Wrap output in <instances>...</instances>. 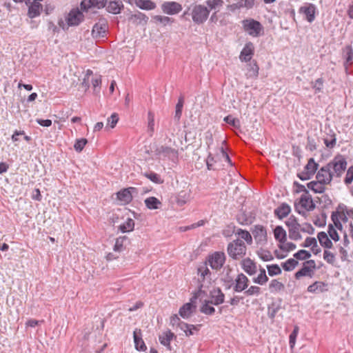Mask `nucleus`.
I'll return each mask as SVG.
<instances>
[{
	"label": "nucleus",
	"instance_id": "nucleus-1",
	"mask_svg": "<svg viewBox=\"0 0 353 353\" xmlns=\"http://www.w3.org/2000/svg\"><path fill=\"white\" fill-rule=\"evenodd\" d=\"M84 19V16L79 8L72 9L67 16L65 17V23L63 21L60 20L59 21V26L63 30H68L70 26H77Z\"/></svg>",
	"mask_w": 353,
	"mask_h": 353
},
{
	"label": "nucleus",
	"instance_id": "nucleus-2",
	"mask_svg": "<svg viewBox=\"0 0 353 353\" xmlns=\"http://www.w3.org/2000/svg\"><path fill=\"white\" fill-rule=\"evenodd\" d=\"M246 250L247 248L245 243L239 239L228 243L227 248L229 256L234 260L243 257L246 254Z\"/></svg>",
	"mask_w": 353,
	"mask_h": 353
},
{
	"label": "nucleus",
	"instance_id": "nucleus-3",
	"mask_svg": "<svg viewBox=\"0 0 353 353\" xmlns=\"http://www.w3.org/2000/svg\"><path fill=\"white\" fill-rule=\"evenodd\" d=\"M347 161L345 158L338 154L328 163L329 167L332 171L333 176L340 178L347 168Z\"/></svg>",
	"mask_w": 353,
	"mask_h": 353
},
{
	"label": "nucleus",
	"instance_id": "nucleus-4",
	"mask_svg": "<svg viewBox=\"0 0 353 353\" xmlns=\"http://www.w3.org/2000/svg\"><path fill=\"white\" fill-rule=\"evenodd\" d=\"M207 263L204 262L197 268V274L199 276V290L201 292L203 288H208L211 283L212 272L208 268Z\"/></svg>",
	"mask_w": 353,
	"mask_h": 353
},
{
	"label": "nucleus",
	"instance_id": "nucleus-5",
	"mask_svg": "<svg viewBox=\"0 0 353 353\" xmlns=\"http://www.w3.org/2000/svg\"><path fill=\"white\" fill-rule=\"evenodd\" d=\"M225 261V254L223 252L216 251L209 254L205 262L207 263L212 270L219 271L223 267Z\"/></svg>",
	"mask_w": 353,
	"mask_h": 353
},
{
	"label": "nucleus",
	"instance_id": "nucleus-6",
	"mask_svg": "<svg viewBox=\"0 0 353 353\" xmlns=\"http://www.w3.org/2000/svg\"><path fill=\"white\" fill-rule=\"evenodd\" d=\"M154 153L160 159H168L176 163L179 159V151L166 145H159L154 150Z\"/></svg>",
	"mask_w": 353,
	"mask_h": 353
},
{
	"label": "nucleus",
	"instance_id": "nucleus-7",
	"mask_svg": "<svg viewBox=\"0 0 353 353\" xmlns=\"http://www.w3.org/2000/svg\"><path fill=\"white\" fill-rule=\"evenodd\" d=\"M294 207L296 211L303 216H306V212L301 211V209H304L307 211H311L315 208V204L314 203L309 192L301 195L299 203H296Z\"/></svg>",
	"mask_w": 353,
	"mask_h": 353
},
{
	"label": "nucleus",
	"instance_id": "nucleus-8",
	"mask_svg": "<svg viewBox=\"0 0 353 353\" xmlns=\"http://www.w3.org/2000/svg\"><path fill=\"white\" fill-rule=\"evenodd\" d=\"M286 225L288 227L289 238L297 241L302 238L300 234L301 225L299 223L297 219L292 215L285 222Z\"/></svg>",
	"mask_w": 353,
	"mask_h": 353
},
{
	"label": "nucleus",
	"instance_id": "nucleus-9",
	"mask_svg": "<svg viewBox=\"0 0 353 353\" xmlns=\"http://www.w3.org/2000/svg\"><path fill=\"white\" fill-rule=\"evenodd\" d=\"M210 14V10L204 6L196 5L192 11L193 21L196 24L204 23Z\"/></svg>",
	"mask_w": 353,
	"mask_h": 353
},
{
	"label": "nucleus",
	"instance_id": "nucleus-10",
	"mask_svg": "<svg viewBox=\"0 0 353 353\" xmlns=\"http://www.w3.org/2000/svg\"><path fill=\"white\" fill-rule=\"evenodd\" d=\"M244 30L252 37H258L263 30L260 22L254 19H246L243 21Z\"/></svg>",
	"mask_w": 353,
	"mask_h": 353
},
{
	"label": "nucleus",
	"instance_id": "nucleus-11",
	"mask_svg": "<svg viewBox=\"0 0 353 353\" xmlns=\"http://www.w3.org/2000/svg\"><path fill=\"white\" fill-rule=\"evenodd\" d=\"M316 269V263L314 260H308L303 263L302 268L295 273L296 279H299L302 276H309L312 278L314 271Z\"/></svg>",
	"mask_w": 353,
	"mask_h": 353
},
{
	"label": "nucleus",
	"instance_id": "nucleus-12",
	"mask_svg": "<svg viewBox=\"0 0 353 353\" xmlns=\"http://www.w3.org/2000/svg\"><path fill=\"white\" fill-rule=\"evenodd\" d=\"M316 178L317 180H320L325 184H330L332 181L333 176L332 171H331L328 163L321 167L317 172Z\"/></svg>",
	"mask_w": 353,
	"mask_h": 353
},
{
	"label": "nucleus",
	"instance_id": "nucleus-13",
	"mask_svg": "<svg viewBox=\"0 0 353 353\" xmlns=\"http://www.w3.org/2000/svg\"><path fill=\"white\" fill-rule=\"evenodd\" d=\"M316 7L314 4L306 3L303 6L300 7L299 12L305 16L306 20L312 23L315 19Z\"/></svg>",
	"mask_w": 353,
	"mask_h": 353
},
{
	"label": "nucleus",
	"instance_id": "nucleus-14",
	"mask_svg": "<svg viewBox=\"0 0 353 353\" xmlns=\"http://www.w3.org/2000/svg\"><path fill=\"white\" fill-rule=\"evenodd\" d=\"M136 191L137 189L133 187L122 189L117 192V199L121 202V204H128L132 200V193Z\"/></svg>",
	"mask_w": 353,
	"mask_h": 353
},
{
	"label": "nucleus",
	"instance_id": "nucleus-15",
	"mask_svg": "<svg viewBox=\"0 0 353 353\" xmlns=\"http://www.w3.org/2000/svg\"><path fill=\"white\" fill-rule=\"evenodd\" d=\"M161 7L163 12L169 15L176 14L182 10V6L175 1H165Z\"/></svg>",
	"mask_w": 353,
	"mask_h": 353
},
{
	"label": "nucleus",
	"instance_id": "nucleus-16",
	"mask_svg": "<svg viewBox=\"0 0 353 353\" xmlns=\"http://www.w3.org/2000/svg\"><path fill=\"white\" fill-rule=\"evenodd\" d=\"M252 233L257 243H265L267 242V231L264 226L261 225H254Z\"/></svg>",
	"mask_w": 353,
	"mask_h": 353
},
{
	"label": "nucleus",
	"instance_id": "nucleus-17",
	"mask_svg": "<svg viewBox=\"0 0 353 353\" xmlns=\"http://www.w3.org/2000/svg\"><path fill=\"white\" fill-rule=\"evenodd\" d=\"M234 291L241 292L248 287L249 279L243 273L239 274L234 280Z\"/></svg>",
	"mask_w": 353,
	"mask_h": 353
},
{
	"label": "nucleus",
	"instance_id": "nucleus-18",
	"mask_svg": "<svg viewBox=\"0 0 353 353\" xmlns=\"http://www.w3.org/2000/svg\"><path fill=\"white\" fill-rule=\"evenodd\" d=\"M210 302L211 304L219 305L224 302L225 294L219 288H216L210 292Z\"/></svg>",
	"mask_w": 353,
	"mask_h": 353
},
{
	"label": "nucleus",
	"instance_id": "nucleus-19",
	"mask_svg": "<svg viewBox=\"0 0 353 353\" xmlns=\"http://www.w3.org/2000/svg\"><path fill=\"white\" fill-rule=\"evenodd\" d=\"M107 0H83L81 1L80 6L83 11H88L92 7L102 8L105 7Z\"/></svg>",
	"mask_w": 353,
	"mask_h": 353
},
{
	"label": "nucleus",
	"instance_id": "nucleus-20",
	"mask_svg": "<svg viewBox=\"0 0 353 353\" xmlns=\"http://www.w3.org/2000/svg\"><path fill=\"white\" fill-rule=\"evenodd\" d=\"M254 54V46L252 43L249 42L245 44L241 52L239 58L241 61L248 62L251 60Z\"/></svg>",
	"mask_w": 353,
	"mask_h": 353
},
{
	"label": "nucleus",
	"instance_id": "nucleus-21",
	"mask_svg": "<svg viewBox=\"0 0 353 353\" xmlns=\"http://www.w3.org/2000/svg\"><path fill=\"white\" fill-rule=\"evenodd\" d=\"M134 346L138 351H145L147 347L141 338V330L136 329L133 333Z\"/></svg>",
	"mask_w": 353,
	"mask_h": 353
},
{
	"label": "nucleus",
	"instance_id": "nucleus-22",
	"mask_svg": "<svg viewBox=\"0 0 353 353\" xmlns=\"http://www.w3.org/2000/svg\"><path fill=\"white\" fill-rule=\"evenodd\" d=\"M174 336V333L170 330H167L159 335V339L161 345L165 346L168 350H171L170 341Z\"/></svg>",
	"mask_w": 353,
	"mask_h": 353
},
{
	"label": "nucleus",
	"instance_id": "nucleus-23",
	"mask_svg": "<svg viewBox=\"0 0 353 353\" xmlns=\"http://www.w3.org/2000/svg\"><path fill=\"white\" fill-rule=\"evenodd\" d=\"M327 284L323 281H315L307 287V291L311 293H320L327 291Z\"/></svg>",
	"mask_w": 353,
	"mask_h": 353
},
{
	"label": "nucleus",
	"instance_id": "nucleus-24",
	"mask_svg": "<svg viewBox=\"0 0 353 353\" xmlns=\"http://www.w3.org/2000/svg\"><path fill=\"white\" fill-rule=\"evenodd\" d=\"M242 268L243 270L249 275H252L256 272L255 263L250 258H247L242 261Z\"/></svg>",
	"mask_w": 353,
	"mask_h": 353
},
{
	"label": "nucleus",
	"instance_id": "nucleus-25",
	"mask_svg": "<svg viewBox=\"0 0 353 353\" xmlns=\"http://www.w3.org/2000/svg\"><path fill=\"white\" fill-rule=\"evenodd\" d=\"M247 66V77L256 79L258 77L259 70V65H257L256 61L253 60L252 62L248 64Z\"/></svg>",
	"mask_w": 353,
	"mask_h": 353
},
{
	"label": "nucleus",
	"instance_id": "nucleus-26",
	"mask_svg": "<svg viewBox=\"0 0 353 353\" xmlns=\"http://www.w3.org/2000/svg\"><path fill=\"white\" fill-rule=\"evenodd\" d=\"M325 145L327 148L332 149L335 147L336 143V134L333 130H330L329 132L323 138Z\"/></svg>",
	"mask_w": 353,
	"mask_h": 353
},
{
	"label": "nucleus",
	"instance_id": "nucleus-27",
	"mask_svg": "<svg viewBox=\"0 0 353 353\" xmlns=\"http://www.w3.org/2000/svg\"><path fill=\"white\" fill-rule=\"evenodd\" d=\"M291 208L287 203H282L280 206L274 210V214L279 219H282L286 217L290 212Z\"/></svg>",
	"mask_w": 353,
	"mask_h": 353
},
{
	"label": "nucleus",
	"instance_id": "nucleus-28",
	"mask_svg": "<svg viewBox=\"0 0 353 353\" xmlns=\"http://www.w3.org/2000/svg\"><path fill=\"white\" fill-rule=\"evenodd\" d=\"M106 32V24L105 23H96L92 30V34L94 37H103Z\"/></svg>",
	"mask_w": 353,
	"mask_h": 353
},
{
	"label": "nucleus",
	"instance_id": "nucleus-29",
	"mask_svg": "<svg viewBox=\"0 0 353 353\" xmlns=\"http://www.w3.org/2000/svg\"><path fill=\"white\" fill-rule=\"evenodd\" d=\"M325 184L320 180H317L316 181H313L308 183L307 188L315 193H323L325 190Z\"/></svg>",
	"mask_w": 353,
	"mask_h": 353
},
{
	"label": "nucleus",
	"instance_id": "nucleus-30",
	"mask_svg": "<svg viewBox=\"0 0 353 353\" xmlns=\"http://www.w3.org/2000/svg\"><path fill=\"white\" fill-rule=\"evenodd\" d=\"M317 238L319 241L320 244L323 247L328 249L332 248L333 243L325 232H319L317 234Z\"/></svg>",
	"mask_w": 353,
	"mask_h": 353
},
{
	"label": "nucleus",
	"instance_id": "nucleus-31",
	"mask_svg": "<svg viewBox=\"0 0 353 353\" xmlns=\"http://www.w3.org/2000/svg\"><path fill=\"white\" fill-rule=\"evenodd\" d=\"M122 8L123 5L121 1H113L108 3L106 10L108 12L116 14L120 13Z\"/></svg>",
	"mask_w": 353,
	"mask_h": 353
},
{
	"label": "nucleus",
	"instance_id": "nucleus-32",
	"mask_svg": "<svg viewBox=\"0 0 353 353\" xmlns=\"http://www.w3.org/2000/svg\"><path fill=\"white\" fill-rule=\"evenodd\" d=\"M30 5L28 8V15L30 18H34L40 14V10L41 8V5L39 2H32L30 3Z\"/></svg>",
	"mask_w": 353,
	"mask_h": 353
},
{
	"label": "nucleus",
	"instance_id": "nucleus-33",
	"mask_svg": "<svg viewBox=\"0 0 353 353\" xmlns=\"http://www.w3.org/2000/svg\"><path fill=\"white\" fill-rule=\"evenodd\" d=\"M146 207L150 210H157L161 206V202L154 196H150L144 201Z\"/></svg>",
	"mask_w": 353,
	"mask_h": 353
},
{
	"label": "nucleus",
	"instance_id": "nucleus-34",
	"mask_svg": "<svg viewBox=\"0 0 353 353\" xmlns=\"http://www.w3.org/2000/svg\"><path fill=\"white\" fill-rule=\"evenodd\" d=\"M274 235L279 243H284L286 241V232L283 227L278 225L274 230Z\"/></svg>",
	"mask_w": 353,
	"mask_h": 353
},
{
	"label": "nucleus",
	"instance_id": "nucleus-35",
	"mask_svg": "<svg viewBox=\"0 0 353 353\" xmlns=\"http://www.w3.org/2000/svg\"><path fill=\"white\" fill-rule=\"evenodd\" d=\"M194 307L193 305L190 303H187L184 304L181 307H180L179 313L180 316L183 319L189 318L192 314V308Z\"/></svg>",
	"mask_w": 353,
	"mask_h": 353
},
{
	"label": "nucleus",
	"instance_id": "nucleus-36",
	"mask_svg": "<svg viewBox=\"0 0 353 353\" xmlns=\"http://www.w3.org/2000/svg\"><path fill=\"white\" fill-rule=\"evenodd\" d=\"M136 5L142 10H151L156 8V4L151 0H137Z\"/></svg>",
	"mask_w": 353,
	"mask_h": 353
},
{
	"label": "nucleus",
	"instance_id": "nucleus-37",
	"mask_svg": "<svg viewBox=\"0 0 353 353\" xmlns=\"http://www.w3.org/2000/svg\"><path fill=\"white\" fill-rule=\"evenodd\" d=\"M319 164L314 161L313 158H310L304 167V170L307 171V172L312 176L317 170Z\"/></svg>",
	"mask_w": 353,
	"mask_h": 353
},
{
	"label": "nucleus",
	"instance_id": "nucleus-38",
	"mask_svg": "<svg viewBox=\"0 0 353 353\" xmlns=\"http://www.w3.org/2000/svg\"><path fill=\"white\" fill-rule=\"evenodd\" d=\"M211 305L209 300H205L200 308L201 312L207 315H212L215 312V309Z\"/></svg>",
	"mask_w": 353,
	"mask_h": 353
},
{
	"label": "nucleus",
	"instance_id": "nucleus-39",
	"mask_svg": "<svg viewBox=\"0 0 353 353\" xmlns=\"http://www.w3.org/2000/svg\"><path fill=\"white\" fill-rule=\"evenodd\" d=\"M134 228V221L132 219L128 218L127 220L119 226V230L125 233L132 231Z\"/></svg>",
	"mask_w": 353,
	"mask_h": 353
},
{
	"label": "nucleus",
	"instance_id": "nucleus-40",
	"mask_svg": "<svg viewBox=\"0 0 353 353\" xmlns=\"http://www.w3.org/2000/svg\"><path fill=\"white\" fill-rule=\"evenodd\" d=\"M190 192L183 190L181 191L176 197V203L179 205L182 206L190 200Z\"/></svg>",
	"mask_w": 353,
	"mask_h": 353
},
{
	"label": "nucleus",
	"instance_id": "nucleus-41",
	"mask_svg": "<svg viewBox=\"0 0 353 353\" xmlns=\"http://www.w3.org/2000/svg\"><path fill=\"white\" fill-rule=\"evenodd\" d=\"M183 103H184L183 97H179V99L178 100V103L176 105L175 114H174V119L176 121V123H178L179 121L180 118L181 117Z\"/></svg>",
	"mask_w": 353,
	"mask_h": 353
},
{
	"label": "nucleus",
	"instance_id": "nucleus-42",
	"mask_svg": "<svg viewBox=\"0 0 353 353\" xmlns=\"http://www.w3.org/2000/svg\"><path fill=\"white\" fill-rule=\"evenodd\" d=\"M284 285L276 279L272 280L269 285V289L271 292H277L284 290Z\"/></svg>",
	"mask_w": 353,
	"mask_h": 353
},
{
	"label": "nucleus",
	"instance_id": "nucleus-43",
	"mask_svg": "<svg viewBox=\"0 0 353 353\" xmlns=\"http://www.w3.org/2000/svg\"><path fill=\"white\" fill-rule=\"evenodd\" d=\"M148 132L150 137L154 132V115L152 112L148 113Z\"/></svg>",
	"mask_w": 353,
	"mask_h": 353
},
{
	"label": "nucleus",
	"instance_id": "nucleus-44",
	"mask_svg": "<svg viewBox=\"0 0 353 353\" xmlns=\"http://www.w3.org/2000/svg\"><path fill=\"white\" fill-rule=\"evenodd\" d=\"M344 57L345 59V66L347 68V65L351 63L353 60V49L351 46H347L344 49Z\"/></svg>",
	"mask_w": 353,
	"mask_h": 353
},
{
	"label": "nucleus",
	"instance_id": "nucleus-45",
	"mask_svg": "<svg viewBox=\"0 0 353 353\" xmlns=\"http://www.w3.org/2000/svg\"><path fill=\"white\" fill-rule=\"evenodd\" d=\"M236 234H238L242 239L245 240L248 244L251 245L252 243V237L248 231L239 229Z\"/></svg>",
	"mask_w": 353,
	"mask_h": 353
},
{
	"label": "nucleus",
	"instance_id": "nucleus-46",
	"mask_svg": "<svg viewBox=\"0 0 353 353\" xmlns=\"http://www.w3.org/2000/svg\"><path fill=\"white\" fill-rule=\"evenodd\" d=\"M170 324L172 326L176 325L180 329L187 327V323L181 321V319H179V317L177 316V314H173L170 317Z\"/></svg>",
	"mask_w": 353,
	"mask_h": 353
},
{
	"label": "nucleus",
	"instance_id": "nucleus-47",
	"mask_svg": "<svg viewBox=\"0 0 353 353\" xmlns=\"http://www.w3.org/2000/svg\"><path fill=\"white\" fill-rule=\"evenodd\" d=\"M298 261L294 259H289L285 263H282V267L285 271H291L298 265Z\"/></svg>",
	"mask_w": 353,
	"mask_h": 353
},
{
	"label": "nucleus",
	"instance_id": "nucleus-48",
	"mask_svg": "<svg viewBox=\"0 0 353 353\" xmlns=\"http://www.w3.org/2000/svg\"><path fill=\"white\" fill-rule=\"evenodd\" d=\"M94 320L96 326L95 331L97 332L99 334H101L104 328L105 319L101 317L95 316Z\"/></svg>",
	"mask_w": 353,
	"mask_h": 353
},
{
	"label": "nucleus",
	"instance_id": "nucleus-49",
	"mask_svg": "<svg viewBox=\"0 0 353 353\" xmlns=\"http://www.w3.org/2000/svg\"><path fill=\"white\" fill-rule=\"evenodd\" d=\"M324 80L323 78H319L315 81L311 82L312 88L315 90V93L321 92L323 90Z\"/></svg>",
	"mask_w": 353,
	"mask_h": 353
},
{
	"label": "nucleus",
	"instance_id": "nucleus-50",
	"mask_svg": "<svg viewBox=\"0 0 353 353\" xmlns=\"http://www.w3.org/2000/svg\"><path fill=\"white\" fill-rule=\"evenodd\" d=\"M259 258L263 261H270L273 259L272 253L266 250H260L257 252Z\"/></svg>",
	"mask_w": 353,
	"mask_h": 353
},
{
	"label": "nucleus",
	"instance_id": "nucleus-51",
	"mask_svg": "<svg viewBox=\"0 0 353 353\" xmlns=\"http://www.w3.org/2000/svg\"><path fill=\"white\" fill-rule=\"evenodd\" d=\"M143 175L149 179L150 181H152V182L155 183H157V184H161L163 183V180H161L160 176L159 174H157V173H154V172H145L143 174Z\"/></svg>",
	"mask_w": 353,
	"mask_h": 353
},
{
	"label": "nucleus",
	"instance_id": "nucleus-52",
	"mask_svg": "<svg viewBox=\"0 0 353 353\" xmlns=\"http://www.w3.org/2000/svg\"><path fill=\"white\" fill-rule=\"evenodd\" d=\"M267 269H268V274L271 276H275V275H279L281 273V269L276 264L267 265Z\"/></svg>",
	"mask_w": 353,
	"mask_h": 353
},
{
	"label": "nucleus",
	"instance_id": "nucleus-53",
	"mask_svg": "<svg viewBox=\"0 0 353 353\" xmlns=\"http://www.w3.org/2000/svg\"><path fill=\"white\" fill-rule=\"evenodd\" d=\"M223 121L236 128H240V121L238 119L234 118L232 115L225 117Z\"/></svg>",
	"mask_w": 353,
	"mask_h": 353
},
{
	"label": "nucleus",
	"instance_id": "nucleus-54",
	"mask_svg": "<svg viewBox=\"0 0 353 353\" xmlns=\"http://www.w3.org/2000/svg\"><path fill=\"white\" fill-rule=\"evenodd\" d=\"M294 258L298 260H305L311 257V254L305 250H301L294 254Z\"/></svg>",
	"mask_w": 353,
	"mask_h": 353
},
{
	"label": "nucleus",
	"instance_id": "nucleus-55",
	"mask_svg": "<svg viewBox=\"0 0 353 353\" xmlns=\"http://www.w3.org/2000/svg\"><path fill=\"white\" fill-rule=\"evenodd\" d=\"M261 294V288L258 286L252 285L248 290H245L244 294L246 296H258Z\"/></svg>",
	"mask_w": 353,
	"mask_h": 353
},
{
	"label": "nucleus",
	"instance_id": "nucleus-56",
	"mask_svg": "<svg viewBox=\"0 0 353 353\" xmlns=\"http://www.w3.org/2000/svg\"><path fill=\"white\" fill-rule=\"evenodd\" d=\"M154 19L156 21H158L161 23H162L164 26H166L167 24L173 22V19L170 17H165V16H161V15H156L154 17Z\"/></svg>",
	"mask_w": 353,
	"mask_h": 353
},
{
	"label": "nucleus",
	"instance_id": "nucleus-57",
	"mask_svg": "<svg viewBox=\"0 0 353 353\" xmlns=\"http://www.w3.org/2000/svg\"><path fill=\"white\" fill-rule=\"evenodd\" d=\"M87 143L86 139H77L74 145V148L77 152H81Z\"/></svg>",
	"mask_w": 353,
	"mask_h": 353
},
{
	"label": "nucleus",
	"instance_id": "nucleus-58",
	"mask_svg": "<svg viewBox=\"0 0 353 353\" xmlns=\"http://www.w3.org/2000/svg\"><path fill=\"white\" fill-rule=\"evenodd\" d=\"M127 239L126 236H120L116 239L115 245L114 246V250L116 252H120L123 249V242Z\"/></svg>",
	"mask_w": 353,
	"mask_h": 353
},
{
	"label": "nucleus",
	"instance_id": "nucleus-59",
	"mask_svg": "<svg viewBox=\"0 0 353 353\" xmlns=\"http://www.w3.org/2000/svg\"><path fill=\"white\" fill-rule=\"evenodd\" d=\"M323 259L325 261H326L327 263L332 265H333L335 262V255L328 250L324 251Z\"/></svg>",
	"mask_w": 353,
	"mask_h": 353
},
{
	"label": "nucleus",
	"instance_id": "nucleus-60",
	"mask_svg": "<svg viewBox=\"0 0 353 353\" xmlns=\"http://www.w3.org/2000/svg\"><path fill=\"white\" fill-rule=\"evenodd\" d=\"M328 234L332 239H333L334 241H339V235L332 224H329L328 225Z\"/></svg>",
	"mask_w": 353,
	"mask_h": 353
},
{
	"label": "nucleus",
	"instance_id": "nucleus-61",
	"mask_svg": "<svg viewBox=\"0 0 353 353\" xmlns=\"http://www.w3.org/2000/svg\"><path fill=\"white\" fill-rule=\"evenodd\" d=\"M279 310V307L272 303L268 307V314L270 319H274Z\"/></svg>",
	"mask_w": 353,
	"mask_h": 353
},
{
	"label": "nucleus",
	"instance_id": "nucleus-62",
	"mask_svg": "<svg viewBox=\"0 0 353 353\" xmlns=\"http://www.w3.org/2000/svg\"><path fill=\"white\" fill-rule=\"evenodd\" d=\"M207 4L210 9H216L222 6L223 1L222 0H208Z\"/></svg>",
	"mask_w": 353,
	"mask_h": 353
},
{
	"label": "nucleus",
	"instance_id": "nucleus-63",
	"mask_svg": "<svg viewBox=\"0 0 353 353\" xmlns=\"http://www.w3.org/2000/svg\"><path fill=\"white\" fill-rule=\"evenodd\" d=\"M279 248L285 252H289L296 249V245L292 242L281 243L279 245Z\"/></svg>",
	"mask_w": 353,
	"mask_h": 353
},
{
	"label": "nucleus",
	"instance_id": "nucleus-64",
	"mask_svg": "<svg viewBox=\"0 0 353 353\" xmlns=\"http://www.w3.org/2000/svg\"><path fill=\"white\" fill-rule=\"evenodd\" d=\"M353 181V165L350 166L346 173L344 182L346 185L350 184Z\"/></svg>",
	"mask_w": 353,
	"mask_h": 353
}]
</instances>
